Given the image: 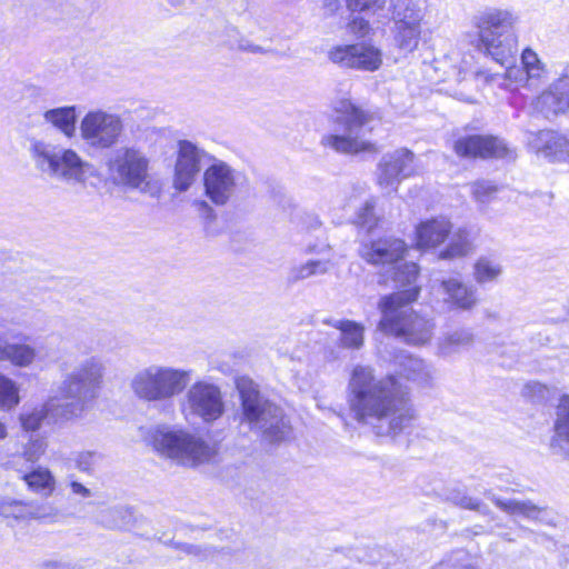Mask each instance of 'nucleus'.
<instances>
[{
  "label": "nucleus",
  "instance_id": "1",
  "mask_svg": "<svg viewBox=\"0 0 569 569\" xmlns=\"http://www.w3.org/2000/svg\"><path fill=\"white\" fill-rule=\"evenodd\" d=\"M346 392L352 418L378 436H397L416 419L409 388L395 375L379 378L371 366L356 365Z\"/></svg>",
  "mask_w": 569,
  "mask_h": 569
},
{
  "label": "nucleus",
  "instance_id": "2",
  "mask_svg": "<svg viewBox=\"0 0 569 569\" xmlns=\"http://www.w3.org/2000/svg\"><path fill=\"white\" fill-rule=\"evenodd\" d=\"M517 20L513 11L501 8H487L472 20L478 36L477 48L501 66H508L503 74L492 76L491 81L509 91L533 87L522 68L511 64L517 48L516 38L510 30Z\"/></svg>",
  "mask_w": 569,
  "mask_h": 569
},
{
  "label": "nucleus",
  "instance_id": "3",
  "mask_svg": "<svg viewBox=\"0 0 569 569\" xmlns=\"http://www.w3.org/2000/svg\"><path fill=\"white\" fill-rule=\"evenodd\" d=\"M420 287H412L383 296L378 303L381 313L379 329L409 345L421 346L429 342L433 335V321L410 306L418 299Z\"/></svg>",
  "mask_w": 569,
  "mask_h": 569
},
{
  "label": "nucleus",
  "instance_id": "4",
  "mask_svg": "<svg viewBox=\"0 0 569 569\" xmlns=\"http://www.w3.org/2000/svg\"><path fill=\"white\" fill-rule=\"evenodd\" d=\"M331 111L332 132L321 137L322 147L348 154L377 151L375 143L366 138L367 127L376 118L372 110L340 98L332 102Z\"/></svg>",
  "mask_w": 569,
  "mask_h": 569
},
{
  "label": "nucleus",
  "instance_id": "5",
  "mask_svg": "<svg viewBox=\"0 0 569 569\" xmlns=\"http://www.w3.org/2000/svg\"><path fill=\"white\" fill-rule=\"evenodd\" d=\"M153 450L177 465L194 468L214 461L218 446L181 427L161 425L150 436Z\"/></svg>",
  "mask_w": 569,
  "mask_h": 569
},
{
  "label": "nucleus",
  "instance_id": "6",
  "mask_svg": "<svg viewBox=\"0 0 569 569\" xmlns=\"http://www.w3.org/2000/svg\"><path fill=\"white\" fill-rule=\"evenodd\" d=\"M111 182L120 188L158 197L160 186L151 174V161L148 154L136 146L114 149L106 160Z\"/></svg>",
  "mask_w": 569,
  "mask_h": 569
},
{
  "label": "nucleus",
  "instance_id": "7",
  "mask_svg": "<svg viewBox=\"0 0 569 569\" xmlns=\"http://www.w3.org/2000/svg\"><path fill=\"white\" fill-rule=\"evenodd\" d=\"M106 376V365L98 356L82 360L58 387L57 393L64 401V416L80 417L98 396Z\"/></svg>",
  "mask_w": 569,
  "mask_h": 569
},
{
  "label": "nucleus",
  "instance_id": "8",
  "mask_svg": "<svg viewBox=\"0 0 569 569\" xmlns=\"http://www.w3.org/2000/svg\"><path fill=\"white\" fill-rule=\"evenodd\" d=\"M191 370L152 363L136 371L129 388L140 401L158 403L173 399L184 391Z\"/></svg>",
  "mask_w": 569,
  "mask_h": 569
},
{
  "label": "nucleus",
  "instance_id": "9",
  "mask_svg": "<svg viewBox=\"0 0 569 569\" xmlns=\"http://www.w3.org/2000/svg\"><path fill=\"white\" fill-rule=\"evenodd\" d=\"M243 420L250 428L261 432L269 442H279L290 435L289 422L282 410L263 398L251 381L238 382Z\"/></svg>",
  "mask_w": 569,
  "mask_h": 569
},
{
  "label": "nucleus",
  "instance_id": "10",
  "mask_svg": "<svg viewBox=\"0 0 569 569\" xmlns=\"http://www.w3.org/2000/svg\"><path fill=\"white\" fill-rule=\"evenodd\" d=\"M123 132L121 116L99 108L89 110L79 124V134L84 146L97 151L113 148Z\"/></svg>",
  "mask_w": 569,
  "mask_h": 569
},
{
  "label": "nucleus",
  "instance_id": "11",
  "mask_svg": "<svg viewBox=\"0 0 569 569\" xmlns=\"http://www.w3.org/2000/svg\"><path fill=\"white\" fill-rule=\"evenodd\" d=\"M180 410L186 420L199 418L212 423L224 413V401L220 388L211 382L200 380L187 390Z\"/></svg>",
  "mask_w": 569,
  "mask_h": 569
},
{
  "label": "nucleus",
  "instance_id": "12",
  "mask_svg": "<svg viewBox=\"0 0 569 569\" xmlns=\"http://www.w3.org/2000/svg\"><path fill=\"white\" fill-rule=\"evenodd\" d=\"M202 182L206 197L216 206H226L240 188L242 174L228 162L210 157Z\"/></svg>",
  "mask_w": 569,
  "mask_h": 569
},
{
  "label": "nucleus",
  "instance_id": "13",
  "mask_svg": "<svg viewBox=\"0 0 569 569\" xmlns=\"http://www.w3.org/2000/svg\"><path fill=\"white\" fill-rule=\"evenodd\" d=\"M328 59L341 68L372 72L381 67L382 52L367 42L338 44L329 49Z\"/></svg>",
  "mask_w": 569,
  "mask_h": 569
},
{
  "label": "nucleus",
  "instance_id": "14",
  "mask_svg": "<svg viewBox=\"0 0 569 569\" xmlns=\"http://www.w3.org/2000/svg\"><path fill=\"white\" fill-rule=\"evenodd\" d=\"M415 173V154L407 148H399L382 156L378 163V184L395 191L401 180Z\"/></svg>",
  "mask_w": 569,
  "mask_h": 569
},
{
  "label": "nucleus",
  "instance_id": "15",
  "mask_svg": "<svg viewBox=\"0 0 569 569\" xmlns=\"http://www.w3.org/2000/svg\"><path fill=\"white\" fill-rule=\"evenodd\" d=\"M458 156L469 158H501L516 159V151L502 139L491 136H469L455 142Z\"/></svg>",
  "mask_w": 569,
  "mask_h": 569
},
{
  "label": "nucleus",
  "instance_id": "16",
  "mask_svg": "<svg viewBox=\"0 0 569 569\" xmlns=\"http://www.w3.org/2000/svg\"><path fill=\"white\" fill-rule=\"evenodd\" d=\"M210 157L192 142L180 141L174 166L173 187L181 192L187 191L200 171V162L204 159L210 161Z\"/></svg>",
  "mask_w": 569,
  "mask_h": 569
},
{
  "label": "nucleus",
  "instance_id": "17",
  "mask_svg": "<svg viewBox=\"0 0 569 569\" xmlns=\"http://www.w3.org/2000/svg\"><path fill=\"white\" fill-rule=\"evenodd\" d=\"M528 148L551 161L569 162V137L553 130L529 132L527 136Z\"/></svg>",
  "mask_w": 569,
  "mask_h": 569
},
{
  "label": "nucleus",
  "instance_id": "18",
  "mask_svg": "<svg viewBox=\"0 0 569 569\" xmlns=\"http://www.w3.org/2000/svg\"><path fill=\"white\" fill-rule=\"evenodd\" d=\"M432 290L449 309L471 310L478 303L476 289L455 277L440 280Z\"/></svg>",
  "mask_w": 569,
  "mask_h": 569
},
{
  "label": "nucleus",
  "instance_id": "19",
  "mask_svg": "<svg viewBox=\"0 0 569 569\" xmlns=\"http://www.w3.org/2000/svg\"><path fill=\"white\" fill-rule=\"evenodd\" d=\"M532 108L546 118L566 112L569 108V79L560 78L553 81L533 99Z\"/></svg>",
  "mask_w": 569,
  "mask_h": 569
},
{
  "label": "nucleus",
  "instance_id": "20",
  "mask_svg": "<svg viewBox=\"0 0 569 569\" xmlns=\"http://www.w3.org/2000/svg\"><path fill=\"white\" fill-rule=\"evenodd\" d=\"M407 251L406 243L396 238L378 239L366 242L360 248V256L371 264L398 263Z\"/></svg>",
  "mask_w": 569,
  "mask_h": 569
},
{
  "label": "nucleus",
  "instance_id": "21",
  "mask_svg": "<svg viewBox=\"0 0 569 569\" xmlns=\"http://www.w3.org/2000/svg\"><path fill=\"white\" fill-rule=\"evenodd\" d=\"M452 223L446 217H436L421 221L416 227V244L419 249H436L448 240Z\"/></svg>",
  "mask_w": 569,
  "mask_h": 569
},
{
  "label": "nucleus",
  "instance_id": "22",
  "mask_svg": "<svg viewBox=\"0 0 569 569\" xmlns=\"http://www.w3.org/2000/svg\"><path fill=\"white\" fill-rule=\"evenodd\" d=\"M92 166L84 161L74 150L63 149L52 178L67 182L83 183L91 174Z\"/></svg>",
  "mask_w": 569,
  "mask_h": 569
},
{
  "label": "nucleus",
  "instance_id": "23",
  "mask_svg": "<svg viewBox=\"0 0 569 569\" xmlns=\"http://www.w3.org/2000/svg\"><path fill=\"white\" fill-rule=\"evenodd\" d=\"M549 449L553 456L569 460V396L559 399L556 408L553 436L550 439Z\"/></svg>",
  "mask_w": 569,
  "mask_h": 569
},
{
  "label": "nucleus",
  "instance_id": "24",
  "mask_svg": "<svg viewBox=\"0 0 569 569\" xmlns=\"http://www.w3.org/2000/svg\"><path fill=\"white\" fill-rule=\"evenodd\" d=\"M63 408L64 401L57 393L54 397L49 398L42 406L33 408L31 411L21 413L19 417L21 427L27 431H36L41 427L42 421L47 417H50L54 420L72 419L73 417H67L63 415Z\"/></svg>",
  "mask_w": 569,
  "mask_h": 569
},
{
  "label": "nucleus",
  "instance_id": "25",
  "mask_svg": "<svg viewBox=\"0 0 569 569\" xmlns=\"http://www.w3.org/2000/svg\"><path fill=\"white\" fill-rule=\"evenodd\" d=\"M392 44L403 57L413 53L420 44L422 23H399L391 27Z\"/></svg>",
  "mask_w": 569,
  "mask_h": 569
},
{
  "label": "nucleus",
  "instance_id": "26",
  "mask_svg": "<svg viewBox=\"0 0 569 569\" xmlns=\"http://www.w3.org/2000/svg\"><path fill=\"white\" fill-rule=\"evenodd\" d=\"M427 11V0H390L392 24L422 23Z\"/></svg>",
  "mask_w": 569,
  "mask_h": 569
},
{
  "label": "nucleus",
  "instance_id": "27",
  "mask_svg": "<svg viewBox=\"0 0 569 569\" xmlns=\"http://www.w3.org/2000/svg\"><path fill=\"white\" fill-rule=\"evenodd\" d=\"M486 496L502 511L510 516H522L531 520H542V515L546 512L543 508L538 507L529 500L517 499H501L487 491Z\"/></svg>",
  "mask_w": 569,
  "mask_h": 569
},
{
  "label": "nucleus",
  "instance_id": "28",
  "mask_svg": "<svg viewBox=\"0 0 569 569\" xmlns=\"http://www.w3.org/2000/svg\"><path fill=\"white\" fill-rule=\"evenodd\" d=\"M29 151L37 169L52 177L61 150H58L54 146L44 141L33 140L31 141Z\"/></svg>",
  "mask_w": 569,
  "mask_h": 569
},
{
  "label": "nucleus",
  "instance_id": "29",
  "mask_svg": "<svg viewBox=\"0 0 569 569\" xmlns=\"http://www.w3.org/2000/svg\"><path fill=\"white\" fill-rule=\"evenodd\" d=\"M28 489L42 497H50L57 487L52 472L46 467H37L22 476Z\"/></svg>",
  "mask_w": 569,
  "mask_h": 569
},
{
  "label": "nucleus",
  "instance_id": "30",
  "mask_svg": "<svg viewBox=\"0 0 569 569\" xmlns=\"http://www.w3.org/2000/svg\"><path fill=\"white\" fill-rule=\"evenodd\" d=\"M43 118L46 122L52 124L66 137H74L77 122V113L74 106L60 107L47 110L43 114Z\"/></svg>",
  "mask_w": 569,
  "mask_h": 569
},
{
  "label": "nucleus",
  "instance_id": "31",
  "mask_svg": "<svg viewBox=\"0 0 569 569\" xmlns=\"http://www.w3.org/2000/svg\"><path fill=\"white\" fill-rule=\"evenodd\" d=\"M340 330V346L346 349L359 350L365 343V327L352 320H332L329 322Z\"/></svg>",
  "mask_w": 569,
  "mask_h": 569
},
{
  "label": "nucleus",
  "instance_id": "32",
  "mask_svg": "<svg viewBox=\"0 0 569 569\" xmlns=\"http://www.w3.org/2000/svg\"><path fill=\"white\" fill-rule=\"evenodd\" d=\"M449 243L439 253L440 259H455L469 254L473 250L472 242L467 229L458 228L449 236Z\"/></svg>",
  "mask_w": 569,
  "mask_h": 569
},
{
  "label": "nucleus",
  "instance_id": "33",
  "mask_svg": "<svg viewBox=\"0 0 569 569\" xmlns=\"http://www.w3.org/2000/svg\"><path fill=\"white\" fill-rule=\"evenodd\" d=\"M521 63L522 70L533 87L536 86V82L546 79V64L541 61L538 53L531 48L523 49L521 53Z\"/></svg>",
  "mask_w": 569,
  "mask_h": 569
},
{
  "label": "nucleus",
  "instance_id": "34",
  "mask_svg": "<svg viewBox=\"0 0 569 569\" xmlns=\"http://www.w3.org/2000/svg\"><path fill=\"white\" fill-rule=\"evenodd\" d=\"M473 336L469 330L460 329L447 333L439 342V350L443 356L457 352L459 349L471 345Z\"/></svg>",
  "mask_w": 569,
  "mask_h": 569
},
{
  "label": "nucleus",
  "instance_id": "35",
  "mask_svg": "<svg viewBox=\"0 0 569 569\" xmlns=\"http://www.w3.org/2000/svg\"><path fill=\"white\" fill-rule=\"evenodd\" d=\"M329 267L330 263L327 260H309L292 267L289 272V280L297 282L310 277L325 274L329 271Z\"/></svg>",
  "mask_w": 569,
  "mask_h": 569
},
{
  "label": "nucleus",
  "instance_id": "36",
  "mask_svg": "<svg viewBox=\"0 0 569 569\" xmlns=\"http://www.w3.org/2000/svg\"><path fill=\"white\" fill-rule=\"evenodd\" d=\"M501 273V264L487 257L479 258L473 266V279L479 284L492 282L497 280Z\"/></svg>",
  "mask_w": 569,
  "mask_h": 569
},
{
  "label": "nucleus",
  "instance_id": "37",
  "mask_svg": "<svg viewBox=\"0 0 569 569\" xmlns=\"http://www.w3.org/2000/svg\"><path fill=\"white\" fill-rule=\"evenodd\" d=\"M37 358V350L26 343H8V361L20 368L30 367Z\"/></svg>",
  "mask_w": 569,
  "mask_h": 569
},
{
  "label": "nucleus",
  "instance_id": "38",
  "mask_svg": "<svg viewBox=\"0 0 569 569\" xmlns=\"http://www.w3.org/2000/svg\"><path fill=\"white\" fill-rule=\"evenodd\" d=\"M395 266V274H393V281L398 288H400L399 291L408 290L412 287H418L416 284V280L419 274V268L413 262H405L400 263H393Z\"/></svg>",
  "mask_w": 569,
  "mask_h": 569
},
{
  "label": "nucleus",
  "instance_id": "39",
  "mask_svg": "<svg viewBox=\"0 0 569 569\" xmlns=\"http://www.w3.org/2000/svg\"><path fill=\"white\" fill-rule=\"evenodd\" d=\"M20 402L19 387L9 377L0 373V409L10 411Z\"/></svg>",
  "mask_w": 569,
  "mask_h": 569
},
{
  "label": "nucleus",
  "instance_id": "40",
  "mask_svg": "<svg viewBox=\"0 0 569 569\" xmlns=\"http://www.w3.org/2000/svg\"><path fill=\"white\" fill-rule=\"evenodd\" d=\"M403 375L409 380L428 383L432 378V370L423 360L407 357L403 365Z\"/></svg>",
  "mask_w": 569,
  "mask_h": 569
},
{
  "label": "nucleus",
  "instance_id": "41",
  "mask_svg": "<svg viewBox=\"0 0 569 569\" xmlns=\"http://www.w3.org/2000/svg\"><path fill=\"white\" fill-rule=\"evenodd\" d=\"M31 512L32 502L16 500L9 497L3 498L0 516L16 520H28L31 519Z\"/></svg>",
  "mask_w": 569,
  "mask_h": 569
},
{
  "label": "nucleus",
  "instance_id": "42",
  "mask_svg": "<svg viewBox=\"0 0 569 569\" xmlns=\"http://www.w3.org/2000/svg\"><path fill=\"white\" fill-rule=\"evenodd\" d=\"M127 518V509L118 506L101 509L97 516V521L106 528L116 529L126 525Z\"/></svg>",
  "mask_w": 569,
  "mask_h": 569
},
{
  "label": "nucleus",
  "instance_id": "43",
  "mask_svg": "<svg viewBox=\"0 0 569 569\" xmlns=\"http://www.w3.org/2000/svg\"><path fill=\"white\" fill-rule=\"evenodd\" d=\"M62 517L59 508L50 502L32 503L31 519L43 522H57Z\"/></svg>",
  "mask_w": 569,
  "mask_h": 569
},
{
  "label": "nucleus",
  "instance_id": "44",
  "mask_svg": "<svg viewBox=\"0 0 569 569\" xmlns=\"http://www.w3.org/2000/svg\"><path fill=\"white\" fill-rule=\"evenodd\" d=\"M222 32L226 36V39L222 40V43L224 46H227L228 48L239 49V50L249 51V52H253V53L262 52V48L259 46L250 44V43H242V41L239 39V32L236 28L228 27V28H224Z\"/></svg>",
  "mask_w": 569,
  "mask_h": 569
},
{
  "label": "nucleus",
  "instance_id": "45",
  "mask_svg": "<svg viewBox=\"0 0 569 569\" xmlns=\"http://www.w3.org/2000/svg\"><path fill=\"white\" fill-rule=\"evenodd\" d=\"M450 500L458 507L475 510L482 515H488V507L479 499L467 496L466 493L457 492L450 497Z\"/></svg>",
  "mask_w": 569,
  "mask_h": 569
},
{
  "label": "nucleus",
  "instance_id": "46",
  "mask_svg": "<svg viewBox=\"0 0 569 569\" xmlns=\"http://www.w3.org/2000/svg\"><path fill=\"white\" fill-rule=\"evenodd\" d=\"M473 198L481 204L490 202L497 193V187L488 181H477L471 186Z\"/></svg>",
  "mask_w": 569,
  "mask_h": 569
},
{
  "label": "nucleus",
  "instance_id": "47",
  "mask_svg": "<svg viewBox=\"0 0 569 569\" xmlns=\"http://www.w3.org/2000/svg\"><path fill=\"white\" fill-rule=\"evenodd\" d=\"M346 7L351 12L376 13L383 9L385 0H345Z\"/></svg>",
  "mask_w": 569,
  "mask_h": 569
},
{
  "label": "nucleus",
  "instance_id": "48",
  "mask_svg": "<svg viewBox=\"0 0 569 569\" xmlns=\"http://www.w3.org/2000/svg\"><path fill=\"white\" fill-rule=\"evenodd\" d=\"M47 443L43 439H31L23 448L22 456L27 461L36 462L46 452Z\"/></svg>",
  "mask_w": 569,
  "mask_h": 569
},
{
  "label": "nucleus",
  "instance_id": "49",
  "mask_svg": "<svg viewBox=\"0 0 569 569\" xmlns=\"http://www.w3.org/2000/svg\"><path fill=\"white\" fill-rule=\"evenodd\" d=\"M173 548L180 550L187 555H191L199 559H207L212 555V551L209 549H202L199 546L188 545L183 542H173Z\"/></svg>",
  "mask_w": 569,
  "mask_h": 569
},
{
  "label": "nucleus",
  "instance_id": "50",
  "mask_svg": "<svg viewBox=\"0 0 569 569\" xmlns=\"http://www.w3.org/2000/svg\"><path fill=\"white\" fill-rule=\"evenodd\" d=\"M96 462V453L91 451L79 452L74 458L76 467L80 471L89 472Z\"/></svg>",
  "mask_w": 569,
  "mask_h": 569
},
{
  "label": "nucleus",
  "instance_id": "51",
  "mask_svg": "<svg viewBox=\"0 0 569 569\" xmlns=\"http://www.w3.org/2000/svg\"><path fill=\"white\" fill-rule=\"evenodd\" d=\"M373 222V203L367 201L358 216V223L371 227Z\"/></svg>",
  "mask_w": 569,
  "mask_h": 569
},
{
  "label": "nucleus",
  "instance_id": "52",
  "mask_svg": "<svg viewBox=\"0 0 569 569\" xmlns=\"http://www.w3.org/2000/svg\"><path fill=\"white\" fill-rule=\"evenodd\" d=\"M350 31L359 37L368 33L369 22L363 18H355L349 24Z\"/></svg>",
  "mask_w": 569,
  "mask_h": 569
},
{
  "label": "nucleus",
  "instance_id": "53",
  "mask_svg": "<svg viewBox=\"0 0 569 569\" xmlns=\"http://www.w3.org/2000/svg\"><path fill=\"white\" fill-rule=\"evenodd\" d=\"M69 487L71 493L74 496H79L81 498H90L92 496V492L89 488L76 480L70 481Z\"/></svg>",
  "mask_w": 569,
  "mask_h": 569
},
{
  "label": "nucleus",
  "instance_id": "54",
  "mask_svg": "<svg viewBox=\"0 0 569 569\" xmlns=\"http://www.w3.org/2000/svg\"><path fill=\"white\" fill-rule=\"evenodd\" d=\"M432 569H477L472 565H457L451 561H441L437 563Z\"/></svg>",
  "mask_w": 569,
  "mask_h": 569
},
{
  "label": "nucleus",
  "instance_id": "55",
  "mask_svg": "<svg viewBox=\"0 0 569 569\" xmlns=\"http://www.w3.org/2000/svg\"><path fill=\"white\" fill-rule=\"evenodd\" d=\"M340 8L339 0H325L323 9L326 10V14L331 16Z\"/></svg>",
  "mask_w": 569,
  "mask_h": 569
},
{
  "label": "nucleus",
  "instance_id": "56",
  "mask_svg": "<svg viewBox=\"0 0 569 569\" xmlns=\"http://www.w3.org/2000/svg\"><path fill=\"white\" fill-rule=\"evenodd\" d=\"M467 61H463V66H460L459 68L452 67L451 72L448 74V77H453L456 80H460L461 74L467 71Z\"/></svg>",
  "mask_w": 569,
  "mask_h": 569
},
{
  "label": "nucleus",
  "instance_id": "57",
  "mask_svg": "<svg viewBox=\"0 0 569 569\" xmlns=\"http://www.w3.org/2000/svg\"><path fill=\"white\" fill-rule=\"evenodd\" d=\"M196 206L198 207L199 211H203L208 218L213 217V210L206 201H197Z\"/></svg>",
  "mask_w": 569,
  "mask_h": 569
},
{
  "label": "nucleus",
  "instance_id": "58",
  "mask_svg": "<svg viewBox=\"0 0 569 569\" xmlns=\"http://www.w3.org/2000/svg\"><path fill=\"white\" fill-rule=\"evenodd\" d=\"M167 3L177 9V10H183L188 8L189 0H166Z\"/></svg>",
  "mask_w": 569,
  "mask_h": 569
},
{
  "label": "nucleus",
  "instance_id": "59",
  "mask_svg": "<svg viewBox=\"0 0 569 569\" xmlns=\"http://www.w3.org/2000/svg\"><path fill=\"white\" fill-rule=\"evenodd\" d=\"M9 436L8 426L0 419V442L6 440Z\"/></svg>",
  "mask_w": 569,
  "mask_h": 569
},
{
  "label": "nucleus",
  "instance_id": "60",
  "mask_svg": "<svg viewBox=\"0 0 569 569\" xmlns=\"http://www.w3.org/2000/svg\"><path fill=\"white\" fill-rule=\"evenodd\" d=\"M8 360V345L1 347L0 346V361Z\"/></svg>",
  "mask_w": 569,
  "mask_h": 569
},
{
  "label": "nucleus",
  "instance_id": "61",
  "mask_svg": "<svg viewBox=\"0 0 569 569\" xmlns=\"http://www.w3.org/2000/svg\"><path fill=\"white\" fill-rule=\"evenodd\" d=\"M459 53L458 52H451V54L448 57L450 60H456L458 58Z\"/></svg>",
  "mask_w": 569,
  "mask_h": 569
},
{
  "label": "nucleus",
  "instance_id": "62",
  "mask_svg": "<svg viewBox=\"0 0 569 569\" xmlns=\"http://www.w3.org/2000/svg\"><path fill=\"white\" fill-rule=\"evenodd\" d=\"M190 2H194L196 0H189Z\"/></svg>",
  "mask_w": 569,
  "mask_h": 569
}]
</instances>
